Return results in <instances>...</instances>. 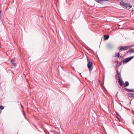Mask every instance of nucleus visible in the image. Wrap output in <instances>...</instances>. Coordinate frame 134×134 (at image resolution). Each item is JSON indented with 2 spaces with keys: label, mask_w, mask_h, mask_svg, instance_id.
<instances>
[{
  "label": "nucleus",
  "mask_w": 134,
  "mask_h": 134,
  "mask_svg": "<svg viewBox=\"0 0 134 134\" xmlns=\"http://www.w3.org/2000/svg\"><path fill=\"white\" fill-rule=\"evenodd\" d=\"M125 89L126 90V91L127 92H134V89H127V88H126Z\"/></svg>",
  "instance_id": "f8f14e48"
},
{
  "label": "nucleus",
  "mask_w": 134,
  "mask_h": 134,
  "mask_svg": "<svg viewBox=\"0 0 134 134\" xmlns=\"http://www.w3.org/2000/svg\"><path fill=\"white\" fill-rule=\"evenodd\" d=\"M134 57V55L132 57L126 58L123 60V63L125 64L127 62L131 60Z\"/></svg>",
  "instance_id": "20e7f679"
},
{
  "label": "nucleus",
  "mask_w": 134,
  "mask_h": 134,
  "mask_svg": "<svg viewBox=\"0 0 134 134\" xmlns=\"http://www.w3.org/2000/svg\"><path fill=\"white\" fill-rule=\"evenodd\" d=\"M120 3L122 7L126 9H129L132 7V5L130 4L125 3L123 1L120 2Z\"/></svg>",
  "instance_id": "f257e3e1"
},
{
  "label": "nucleus",
  "mask_w": 134,
  "mask_h": 134,
  "mask_svg": "<svg viewBox=\"0 0 134 134\" xmlns=\"http://www.w3.org/2000/svg\"><path fill=\"white\" fill-rule=\"evenodd\" d=\"M116 118L119 120V121H120V120L119 119V118L118 117V116H117L116 117Z\"/></svg>",
  "instance_id": "a211bd4d"
},
{
  "label": "nucleus",
  "mask_w": 134,
  "mask_h": 134,
  "mask_svg": "<svg viewBox=\"0 0 134 134\" xmlns=\"http://www.w3.org/2000/svg\"><path fill=\"white\" fill-rule=\"evenodd\" d=\"M109 37V35H105L104 36V39L105 40H108Z\"/></svg>",
  "instance_id": "9b49d317"
},
{
  "label": "nucleus",
  "mask_w": 134,
  "mask_h": 134,
  "mask_svg": "<svg viewBox=\"0 0 134 134\" xmlns=\"http://www.w3.org/2000/svg\"><path fill=\"white\" fill-rule=\"evenodd\" d=\"M96 1L98 3H99L101 4H102L103 3V1H109V0H94Z\"/></svg>",
  "instance_id": "423d86ee"
},
{
  "label": "nucleus",
  "mask_w": 134,
  "mask_h": 134,
  "mask_svg": "<svg viewBox=\"0 0 134 134\" xmlns=\"http://www.w3.org/2000/svg\"><path fill=\"white\" fill-rule=\"evenodd\" d=\"M133 46H127V49H130Z\"/></svg>",
  "instance_id": "dca6fc26"
},
{
  "label": "nucleus",
  "mask_w": 134,
  "mask_h": 134,
  "mask_svg": "<svg viewBox=\"0 0 134 134\" xmlns=\"http://www.w3.org/2000/svg\"><path fill=\"white\" fill-rule=\"evenodd\" d=\"M116 74L115 75V77L116 79L118 78V79H121V75L120 72H119L118 70H117L116 71Z\"/></svg>",
  "instance_id": "39448f33"
},
{
  "label": "nucleus",
  "mask_w": 134,
  "mask_h": 134,
  "mask_svg": "<svg viewBox=\"0 0 134 134\" xmlns=\"http://www.w3.org/2000/svg\"><path fill=\"white\" fill-rule=\"evenodd\" d=\"M1 11H2L1 10L0 11V16H1Z\"/></svg>",
  "instance_id": "6ab92c4d"
},
{
  "label": "nucleus",
  "mask_w": 134,
  "mask_h": 134,
  "mask_svg": "<svg viewBox=\"0 0 134 134\" xmlns=\"http://www.w3.org/2000/svg\"><path fill=\"white\" fill-rule=\"evenodd\" d=\"M2 111L1 110H0V114L1 113Z\"/></svg>",
  "instance_id": "aec40b11"
},
{
  "label": "nucleus",
  "mask_w": 134,
  "mask_h": 134,
  "mask_svg": "<svg viewBox=\"0 0 134 134\" xmlns=\"http://www.w3.org/2000/svg\"><path fill=\"white\" fill-rule=\"evenodd\" d=\"M129 53L130 54H131L133 53H134V49H130L128 50L127 52L126 53L128 54Z\"/></svg>",
  "instance_id": "1a4fd4ad"
},
{
  "label": "nucleus",
  "mask_w": 134,
  "mask_h": 134,
  "mask_svg": "<svg viewBox=\"0 0 134 134\" xmlns=\"http://www.w3.org/2000/svg\"><path fill=\"white\" fill-rule=\"evenodd\" d=\"M115 55L118 57H120V54L119 53H117L115 54Z\"/></svg>",
  "instance_id": "2eb2a0df"
},
{
  "label": "nucleus",
  "mask_w": 134,
  "mask_h": 134,
  "mask_svg": "<svg viewBox=\"0 0 134 134\" xmlns=\"http://www.w3.org/2000/svg\"><path fill=\"white\" fill-rule=\"evenodd\" d=\"M118 82L120 85L121 86L123 85L124 84V82L121 79H118Z\"/></svg>",
  "instance_id": "6e6552de"
},
{
  "label": "nucleus",
  "mask_w": 134,
  "mask_h": 134,
  "mask_svg": "<svg viewBox=\"0 0 134 134\" xmlns=\"http://www.w3.org/2000/svg\"><path fill=\"white\" fill-rule=\"evenodd\" d=\"M127 46H120L118 47V49L120 52L125 51L127 49Z\"/></svg>",
  "instance_id": "7ed1b4c3"
},
{
  "label": "nucleus",
  "mask_w": 134,
  "mask_h": 134,
  "mask_svg": "<svg viewBox=\"0 0 134 134\" xmlns=\"http://www.w3.org/2000/svg\"><path fill=\"white\" fill-rule=\"evenodd\" d=\"M87 60L88 62L87 67L89 71H91L93 69V63L90 61V59L88 58V57H87Z\"/></svg>",
  "instance_id": "f03ea898"
},
{
  "label": "nucleus",
  "mask_w": 134,
  "mask_h": 134,
  "mask_svg": "<svg viewBox=\"0 0 134 134\" xmlns=\"http://www.w3.org/2000/svg\"><path fill=\"white\" fill-rule=\"evenodd\" d=\"M113 47V44L111 43L108 44L107 46V48L109 49H111Z\"/></svg>",
  "instance_id": "0eeeda50"
},
{
  "label": "nucleus",
  "mask_w": 134,
  "mask_h": 134,
  "mask_svg": "<svg viewBox=\"0 0 134 134\" xmlns=\"http://www.w3.org/2000/svg\"><path fill=\"white\" fill-rule=\"evenodd\" d=\"M11 64L14 66H15L16 64L15 63V61L13 59L11 60Z\"/></svg>",
  "instance_id": "9d476101"
},
{
  "label": "nucleus",
  "mask_w": 134,
  "mask_h": 134,
  "mask_svg": "<svg viewBox=\"0 0 134 134\" xmlns=\"http://www.w3.org/2000/svg\"><path fill=\"white\" fill-rule=\"evenodd\" d=\"M4 108V107L3 106H2V105L0 106V108L1 110H2V109H3Z\"/></svg>",
  "instance_id": "f3484780"
},
{
  "label": "nucleus",
  "mask_w": 134,
  "mask_h": 134,
  "mask_svg": "<svg viewBox=\"0 0 134 134\" xmlns=\"http://www.w3.org/2000/svg\"><path fill=\"white\" fill-rule=\"evenodd\" d=\"M125 85L126 86H127L129 85V83L127 81H125Z\"/></svg>",
  "instance_id": "4468645a"
},
{
  "label": "nucleus",
  "mask_w": 134,
  "mask_h": 134,
  "mask_svg": "<svg viewBox=\"0 0 134 134\" xmlns=\"http://www.w3.org/2000/svg\"><path fill=\"white\" fill-rule=\"evenodd\" d=\"M128 95L130 97H134V93H129L128 94Z\"/></svg>",
  "instance_id": "ddd939ff"
}]
</instances>
